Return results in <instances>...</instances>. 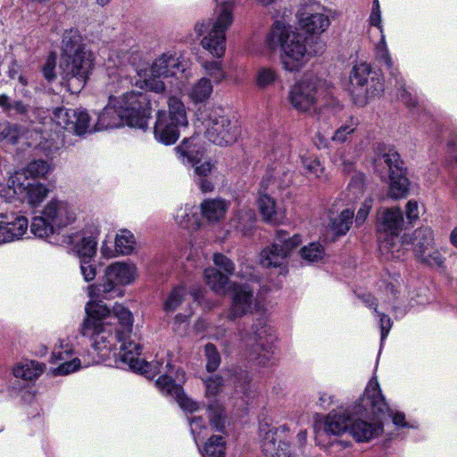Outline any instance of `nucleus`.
I'll list each match as a JSON object with an SVG mask.
<instances>
[{
  "label": "nucleus",
  "instance_id": "f257e3e1",
  "mask_svg": "<svg viewBox=\"0 0 457 457\" xmlns=\"http://www.w3.org/2000/svg\"><path fill=\"white\" fill-rule=\"evenodd\" d=\"M266 44L270 49L280 48V61L285 70L298 71L318 52L308 49L306 37L295 31L291 26L277 21L267 35Z\"/></svg>",
  "mask_w": 457,
  "mask_h": 457
},
{
  "label": "nucleus",
  "instance_id": "f03ea898",
  "mask_svg": "<svg viewBox=\"0 0 457 457\" xmlns=\"http://www.w3.org/2000/svg\"><path fill=\"white\" fill-rule=\"evenodd\" d=\"M113 316L120 326L115 335L110 323H99L90 319H85L80 328L81 335L91 339L94 349L101 357H107L114 349L116 342L125 340L131 333L133 317L127 308L116 303L113 306Z\"/></svg>",
  "mask_w": 457,
  "mask_h": 457
},
{
  "label": "nucleus",
  "instance_id": "7ed1b4c3",
  "mask_svg": "<svg viewBox=\"0 0 457 457\" xmlns=\"http://www.w3.org/2000/svg\"><path fill=\"white\" fill-rule=\"evenodd\" d=\"M189 61L181 55L172 53H164L156 58L150 68L151 77L138 80L136 85L151 92L161 94L165 91V84L161 78L175 77L180 79L189 76Z\"/></svg>",
  "mask_w": 457,
  "mask_h": 457
},
{
  "label": "nucleus",
  "instance_id": "20e7f679",
  "mask_svg": "<svg viewBox=\"0 0 457 457\" xmlns=\"http://www.w3.org/2000/svg\"><path fill=\"white\" fill-rule=\"evenodd\" d=\"M232 12L233 4L224 3L219 7L217 18L214 21L195 25V32L198 35L207 33L201 41L203 48L215 57L220 58L225 54L226 31L233 21Z\"/></svg>",
  "mask_w": 457,
  "mask_h": 457
},
{
  "label": "nucleus",
  "instance_id": "39448f33",
  "mask_svg": "<svg viewBox=\"0 0 457 457\" xmlns=\"http://www.w3.org/2000/svg\"><path fill=\"white\" fill-rule=\"evenodd\" d=\"M375 171L382 180L389 179L388 195L391 198L406 197L409 192V179L406 177L403 162L397 152L388 149L374 160Z\"/></svg>",
  "mask_w": 457,
  "mask_h": 457
},
{
  "label": "nucleus",
  "instance_id": "423d86ee",
  "mask_svg": "<svg viewBox=\"0 0 457 457\" xmlns=\"http://www.w3.org/2000/svg\"><path fill=\"white\" fill-rule=\"evenodd\" d=\"M93 61L89 51L61 55L59 70L62 84L71 94L80 92L86 85L93 69Z\"/></svg>",
  "mask_w": 457,
  "mask_h": 457
},
{
  "label": "nucleus",
  "instance_id": "0eeeda50",
  "mask_svg": "<svg viewBox=\"0 0 457 457\" xmlns=\"http://www.w3.org/2000/svg\"><path fill=\"white\" fill-rule=\"evenodd\" d=\"M117 108L124 117L126 125L139 129L147 127L153 105L157 106V101L153 100L150 94L135 90L126 92L117 97Z\"/></svg>",
  "mask_w": 457,
  "mask_h": 457
},
{
  "label": "nucleus",
  "instance_id": "6e6552de",
  "mask_svg": "<svg viewBox=\"0 0 457 457\" xmlns=\"http://www.w3.org/2000/svg\"><path fill=\"white\" fill-rule=\"evenodd\" d=\"M205 137L217 145H228L236 142L239 129L233 125L224 110H210L203 118Z\"/></svg>",
  "mask_w": 457,
  "mask_h": 457
},
{
  "label": "nucleus",
  "instance_id": "1a4fd4ad",
  "mask_svg": "<svg viewBox=\"0 0 457 457\" xmlns=\"http://www.w3.org/2000/svg\"><path fill=\"white\" fill-rule=\"evenodd\" d=\"M323 85L324 82L317 77L304 78L295 84L288 96L291 105L302 112H311L323 97Z\"/></svg>",
  "mask_w": 457,
  "mask_h": 457
},
{
  "label": "nucleus",
  "instance_id": "9d476101",
  "mask_svg": "<svg viewBox=\"0 0 457 457\" xmlns=\"http://www.w3.org/2000/svg\"><path fill=\"white\" fill-rule=\"evenodd\" d=\"M267 329L262 320H258L249 330L241 334V340L252 360L267 365L272 358V347L266 339Z\"/></svg>",
  "mask_w": 457,
  "mask_h": 457
},
{
  "label": "nucleus",
  "instance_id": "9b49d317",
  "mask_svg": "<svg viewBox=\"0 0 457 457\" xmlns=\"http://www.w3.org/2000/svg\"><path fill=\"white\" fill-rule=\"evenodd\" d=\"M302 240L298 234L288 236L287 230H279L274 243L262 250L260 263L264 268L280 267L291 252L296 248Z\"/></svg>",
  "mask_w": 457,
  "mask_h": 457
},
{
  "label": "nucleus",
  "instance_id": "f8f14e48",
  "mask_svg": "<svg viewBox=\"0 0 457 457\" xmlns=\"http://www.w3.org/2000/svg\"><path fill=\"white\" fill-rule=\"evenodd\" d=\"M75 220L74 212L67 203L52 199L45 206L42 214L35 216L30 228H54V226L65 227Z\"/></svg>",
  "mask_w": 457,
  "mask_h": 457
},
{
  "label": "nucleus",
  "instance_id": "ddd939ff",
  "mask_svg": "<svg viewBox=\"0 0 457 457\" xmlns=\"http://www.w3.org/2000/svg\"><path fill=\"white\" fill-rule=\"evenodd\" d=\"M371 67L366 62H360L353 67L350 74V84L353 94L357 96L373 97L384 91V84L380 78L370 77Z\"/></svg>",
  "mask_w": 457,
  "mask_h": 457
},
{
  "label": "nucleus",
  "instance_id": "4468645a",
  "mask_svg": "<svg viewBox=\"0 0 457 457\" xmlns=\"http://www.w3.org/2000/svg\"><path fill=\"white\" fill-rule=\"evenodd\" d=\"M402 230H378V247L383 254H390L392 258L399 259L408 245L415 242L414 230L400 234Z\"/></svg>",
  "mask_w": 457,
  "mask_h": 457
},
{
  "label": "nucleus",
  "instance_id": "2eb2a0df",
  "mask_svg": "<svg viewBox=\"0 0 457 457\" xmlns=\"http://www.w3.org/2000/svg\"><path fill=\"white\" fill-rule=\"evenodd\" d=\"M257 306L254 291L249 284H234L228 320H236L251 313Z\"/></svg>",
  "mask_w": 457,
  "mask_h": 457
},
{
  "label": "nucleus",
  "instance_id": "dca6fc26",
  "mask_svg": "<svg viewBox=\"0 0 457 457\" xmlns=\"http://www.w3.org/2000/svg\"><path fill=\"white\" fill-rule=\"evenodd\" d=\"M415 242L413 251L415 256L423 263L431 267H440L444 262L438 250L432 245V237L427 230H414Z\"/></svg>",
  "mask_w": 457,
  "mask_h": 457
},
{
  "label": "nucleus",
  "instance_id": "f3484780",
  "mask_svg": "<svg viewBox=\"0 0 457 457\" xmlns=\"http://www.w3.org/2000/svg\"><path fill=\"white\" fill-rule=\"evenodd\" d=\"M415 242L413 251L415 256L423 263L431 267H440L444 262L438 250L432 245V237L427 230H414Z\"/></svg>",
  "mask_w": 457,
  "mask_h": 457
},
{
  "label": "nucleus",
  "instance_id": "a211bd4d",
  "mask_svg": "<svg viewBox=\"0 0 457 457\" xmlns=\"http://www.w3.org/2000/svg\"><path fill=\"white\" fill-rule=\"evenodd\" d=\"M415 242L413 251L415 256L423 263L431 267H440L444 262L438 250L432 245V237L427 230H414Z\"/></svg>",
  "mask_w": 457,
  "mask_h": 457
},
{
  "label": "nucleus",
  "instance_id": "6ab92c4d",
  "mask_svg": "<svg viewBox=\"0 0 457 457\" xmlns=\"http://www.w3.org/2000/svg\"><path fill=\"white\" fill-rule=\"evenodd\" d=\"M96 245L97 242L92 236L81 237V244L75 245V252L80 258L81 273L87 282L93 280L96 276V267L90 264L91 258L96 253Z\"/></svg>",
  "mask_w": 457,
  "mask_h": 457
},
{
  "label": "nucleus",
  "instance_id": "aec40b11",
  "mask_svg": "<svg viewBox=\"0 0 457 457\" xmlns=\"http://www.w3.org/2000/svg\"><path fill=\"white\" fill-rule=\"evenodd\" d=\"M130 334L122 340L120 348V359L124 363L129 364L131 370L141 373H147L152 370L154 363L147 362L139 358L141 347L139 344L133 341H128Z\"/></svg>",
  "mask_w": 457,
  "mask_h": 457
},
{
  "label": "nucleus",
  "instance_id": "412c9836",
  "mask_svg": "<svg viewBox=\"0 0 457 457\" xmlns=\"http://www.w3.org/2000/svg\"><path fill=\"white\" fill-rule=\"evenodd\" d=\"M184 127L175 123L165 116L164 110H159L154 128V137L164 145H172L179 137L180 129Z\"/></svg>",
  "mask_w": 457,
  "mask_h": 457
},
{
  "label": "nucleus",
  "instance_id": "4be33fe9",
  "mask_svg": "<svg viewBox=\"0 0 457 457\" xmlns=\"http://www.w3.org/2000/svg\"><path fill=\"white\" fill-rule=\"evenodd\" d=\"M156 385L163 394L174 397L184 411L194 412L199 409L198 403L186 395L182 387L175 384L170 377L161 376L156 380Z\"/></svg>",
  "mask_w": 457,
  "mask_h": 457
},
{
  "label": "nucleus",
  "instance_id": "5701e85b",
  "mask_svg": "<svg viewBox=\"0 0 457 457\" xmlns=\"http://www.w3.org/2000/svg\"><path fill=\"white\" fill-rule=\"evenodd\" d=\"M264 433L262 439V451L265 457H290L289 445L282 441L278 435V429L261 428Z\"/></svg>",
  "mask_w": 457,
  "mask_h": 457
},
{
  "label": "nucleus",
  "instance_id": "b1692460",
  "mask_svg": "<svg viewBox=\"0 0 457 457\" xmlns=\"http://www.w3.org/2000/svg\"><path fill=\"white\" fill-rule=\"evenodd\" d=\"M361 404L367 412L373 415L384 413L388 410L377 380L370 381L361 400Z\"/></svg>",
  "mask_w": 457,
  "mask_h": 457
},
{
  "label": "nucleus",
  "instance_id": "393cba45",
  "mask_svg": "<svg viewBox=\"0 0 457 457\" xmlns=\"http://www.w3.org/2000/svg\"><path fill=\"white\" fill-rule=\"evenodd\" d=\"M35 237L42 238L55 245H72L81 244V237H88L81 232L70 234L68 230H29Z\"/></svg>",
  "mask_w": 457,
  "mask_h": 457
},
{
  "label": "nucleus",
  "instance_id": "a878e982",
  "mask_svg": "<svg viewBox=\"0 0 457 457\" xmlns=\"http://www.w3.org/2000/svg\"><path fill=\"white\" fill-rule=\"evenodd\" d=\"M117 104H119L117 97L111 96L107 105L98 116L96 124V131L118 128L126 124L124 117L117 108Z\"/></svg>",
  "mask_w": 457,
  "mask_h": 457
},
{
  "label": "nucleus",
  "instance_id": "bb28decb",
  "mask_svg": "<svg viewBox=\"0 0 457 457\" xmlns=\"http://www.w3.org/2000/svg\"><path fill=\"white\" fill-rule=\"evenodd\" d=\"M320 6L311 8L310 12L305 10L300 13V26L309 33L319 34L325 31L329 26L328 17L319 12Z\"/></svg>",
  "mask_w": 457,
  "mask_h": 457
},
{
  "label": "nucleus",
  "instance_id": "cd10ccee",
  "mask_svg": "<svg viewBox=\"0 0 457 457\" xmlns=\"http://www.w3.org/2000/svg\"><path fill=\"white\" fill-rule=\"evenodd\" d=\"M229 202L222 198H208L200 204L202 215L210 225H215L225 218Z\"/></svg>",
  "mask_w": 457,
  "mask_h": 457
},
{
  "label": "nucleus",
  "instance_id": "c85d7f7f",
  "mask_svg": "<svg viewBox=\"0 0 457 457\" xmlns=\"http://www.w3.org/2000/svg\"><path fill=\"white\" fill-rule=\"evenodd\" d=\"M383 433V425L379 421L368 422L363 420H353L350 434L358 442H368Z\"/></svg>",
  "mask_w": 457,
  "mask_h": 457
},
{
  "label": "nucleus",
  "instance_id": "c756f323",
  "mask_svg": "<svg viewBox=\"0 0 457 457\" xmlns=\"http://www.w3.org/2000/svg\"><path fill=\"white\" fill-rule=\"evenodd\" d=\"M175 151L182 162L191 164L200 162L204 154V149L196 137L184 139Z\"/></svg>",
  "mask_w": 457,
  "mask_h": 457
},
{
  "label": "nucleus",
  "instance_id": "7c9ffc66",
  "mask_svg": "<svg viewBox=\"0 0 457 457\" xmlns=\"http://www.w3.org/2000/svg\"><path fill=\"white\" fill-rule=\"evenodd\" d=\"M87 289L89 297L96 300L112 299L122 295L120 287L113 280L108 279L106 273L101 282L89 286Z\"/></svg>",
  "mask_w": 457,
  "mask_h": 457
},
{
  "label": "nucleus",
  "instance_id": "2f4dec72",
  "mask_svg": "<svg viewBox=\"0 0 457 457\" xmlns=\"http://www.w3.org/2000/svg\"><path fill=\"white\" fill-rule=\"evenodd\" d=\"M108 279L113 280L118 287L129 284L136 278V267L123 262H116L105 270Z\"/></svg>",
  "mask_w": 457,
  "mask_h": 457
},
{
  "label": "nucleus",
  "instance_id": "473e14b6",
  "mask_svg": "<svg viewBox=\"0 0 457 457\" xmlns=\"http://www.w3.org/2000/svg\"><path fill=\"white\" fill-rule=\"evenodd\" d=\"M168 112L165 116L175 123L187 128L188 126L187 112L183 101L176 96H170L167 99Z\"/></svg>",
  "mask_w": 457,
  "mask_h": 457
},
{
  "label": "nucleus",
  "instance_id": "72a5a7b5",
  "mask_svg": "<svg viewBox=\"0 0 457 457\" xmlns=\"http://www.w3.org/2000/svg\"><path fill=\"white\" fill-rule=\"evenodd\" d=\"M87 51V50L82 43V37L77 29H66L63 32L61 55H67Z\"/></svg>",
  "mask_w": 457,
  "mask_h": 457
},
{
  "label": "nucleus",
  "instance_id": "f704fd0d",
  "mask_svg": "<svg viewBox=\"0 0 457 457\" xmlns=\"http://www.w3.org/2000/svg\"><path fill=\"white\" fill-rule=\"evenodd\" d=\"M353 419L345 413L328 414L324 425V431L327 434L341 435L345 432L350 433Z\"/></svg>",
  "mask_w": 457,
  "mask_h": 457
},
{
  "label": "nucleus",
  "instance_id": "c9c22d12",
  "mask_svg": "<svg viewBox=\"0 0 457 457\" xmlns=\"http://www.w3.org/2000/svg\"><path fill=\"white\" fill-rule=\"evenodd\" d=\"M213 87L207 78H201L190 87L187 96L192 103L202 104L206 102L212 96Z\"/></svg>",
  "mask_w": 457,
  "mask_h": 457
},
{
  "label": "nucleus",
  "instance_id": "e433bc0d",
  "mask_svg": "<svg viewBox=\"0 0 457 457\" xmlns=\"http://www.w3.org/2000/svg\"><path fill=\"white\" fill-rule=\"evenodd\" d=\"M266 190L267 189L261 187L259 193L260 195L258 198L259 211L263 220L270 222L271 224H276L278 220V212L276 211V203L270 195L265 193Z\"/></svg>",
  "mask_w": 457,
  "mask_h": 457
},
{
  "label": "nucleus",
  "instance_id": "4c0bfd02",
  "mask_svg": "<svg viewBox=\"0 0 457 457\" xmlns=\"http://www.w3.org/2000/svg\"><path fill=\"white\" fill-rule=\"evenodd\" d=\"M301 163L308 177H312L320 181H326L328 179L324 166L315 155H302Z\"/></svg>",
  "mask_w": 457,
  "mask_h": 457
},
{
  "label": "nucleus",
  "instance_id": "58836bf2",
  "mask_svg": "<svg viewBox=\"0 0 457 457\" xmlns=\"http://www.w3.org/2000/svg\"><path fill=\"white\" fill-rule=\"evenodd\" d=\"M47 194L48 189L42 183H30L19 198L27 201L30 206L35 207L44 201Z\"/></svg>",
  "mask_w": 457,
  "mask_h": 457
},
{
  "label": "nucleus",
  "instance_id": "ea45409f",
  "mask_svg": "<svg viewBox=\"0 0 457 457\" xmlns=\"http://www.w3.org/2000/svg\"><path fill=\"white\" fill-rule=\"evenodd\" d=\"M87 318L93 320L99 323H107L105 318H111L113 316V310H111L102 303L101 300H96L89 302L86 306Z\"/></svg>",
  "mask_w": 457,
  "mask_h": 457
},
{
  "label": "nucleus",
  "instance_id": "a19ab883",
  "mask_svg": "<svg viewBox=\"0 0 457 457\" xmlns=\"http://www.w3.org/2000/svg\"><path fill=\"white\" fill-rule=\"evenodd\" d=\"M278 183V187L285 188L290 186L292 183V174L288 170H285L282 167H275L270 173H268L262 181V187L264 189L268 188L270 182Z\"/></svg>",
  "mask_w": 457,
  "mask_h": 457
},
{
  "label": "nucleus",
  "instance_id": "79ce46f5",
  "mask_svg": "<svg viewBox=\"0 0 457 457\" xmlns=\"http://www.w3.org/2000/svg\"><path fill=\"white\" fill-rule=\"evenodd\" d=\"M204 278L207 285L216 293L224 294L226 292L229 279L216 269H205Z\"/></svg>",
  "mask_w": 457,
  "mask_h": 457
},
{
  "label": "nucleus",
  "instance_id": "37998d69",
  "mask_svg": "<svg viewBox=\"0 0 457 457\" xmlns=\"http://www.w3.org/2000/svg\"><path fill=\"white\" fill-rule=\"evenodd\" d=\"M136 245V239L131 230H120L115 236L114 250L118 254H129L132 253Z\"/></svg>",
  "mask_w": 457,
  "mask_h": 457
},
{
  "label": "nucleus",
  "instance_id": "c03bdc74",
  "mask_svg": "<svg viewBox=\"0 0 457 457\" xmlns=\"http://www.w3.org/2000/svg\"><path fill=\"white\" fill-rule=\"evenodd\" d=\"M45 365L37 361H30L13 368V375L24 380H32L43 373Z\"/></svg>",
  "mask_w": 457,
  "mask_h": 457
},
{
  "label": "nucleus",
  "instance_id": "a18cd8bd",
  "mask_svg": "<svg viewBox=\"0 0 457 457\" xmlns=\"http://www.w3.org/2000/svg\"><path fill=\"white\" fill-rule=\"evenodd\" d=\"M76 110V117L72 119L70 130L77 135H84L96 131V125H90V117L88 113L81 109Z\"/></svg>",
  "mask_w": 457,
  "mask_h": 457
},
{
  "label": "nucleus",
  "instance_id": "49530a36",
  "mask_svg": "<svg viewBox=\"0 0 457 457\" xmlns=\"http://www.w3.org/2000/svg\"><path fill=\"white\" fill-rule=\"evenodd\" d=\"M29 178V175L26 169L15 171L8 179V187L12 189L13 194L20 197L30 184Z\"/></svg>",
  "mask_w": 457,
  "mask_h": 457
},
{
  "label": "nucleus",
  "instance_id": "de8ad7c7",
  "mask_svg": "<svg viewBox=\"0 0 457 457\" xmlns=\"http://www.w3.org/2000/svg\"><path fill=\"white\" fill-rule=\"evenodd\" d=\"M225 441L221 436H212L204 444L202 453L204 457H224Z\"/></svg>",
  "mask_w": 457,
  "mask_h": 457
},
{
  "label": "nucleus",
  "instance_id": "09e8293b",
  "mask_svg": "<svg viewBox=\"0 0 457 457\" xmlns=\"http://www.w3.org/2000/svg\"><path fill=\"white\" fill-rule=\"evenodd\" d=\"M9 226L13 228H28L29 220L20 212L0 213V228H6Z\"/></svg>",
  "mask_w": 457,
  "mask_h": 457
},
{
  "label": "nucleus",
  "instance_id": "8fccbe9b",
  "mask_svg": "<svg viewBox=\"0 0 457 457\" xmlns=\"http://www.w3.org/2000/svg\"><path fill=\"white\" fill-rule=\"evenodd\" d=\"M358 120L354 117H350L345 123H343L330 137V140L335 143H345L347 142L352 134L355 131L358 127Z\"/></svg>",
  "mask_w": 457,
  "mask_h": 457
},
{
  "label": "nucleus",
  "instance_id": "3c124183",
  "mask_svg": "<svg viewBox=\"0 0 457 457\" xmlns=\"http://www.w3.org/2000/svg\"><path fill=\"white\" fill-rule=\"evenodd\" d=\"M380 220L386 228H399L403 221V216L399 207L385 209L380 212Z\"/></svg>",
  "mask_w": 457,
  "mask_h": 457
},
{
  "label": "nucleus",
  "instance_id": "603ef678",
  "mask_svg": "<svg viewBox=\"0 0 457 457\" xmlns=\"http://www.w3.org/2000/svg\"><path fill=\"white\" fill-rule=\"evenodd\" d=\"M278 79L276 71L270 67H261L255 76L258 87L265 89L273 85Z\"/></svg>",
  "mask_w": 457,
  "mask_h": 457
},
{
  "label": "nucleus",
  "instance_id": "864d4df0",
  "mask_svg": "<svg viewBox=\"0 0 457 457\" xmlns=\"http://www.w3.org/2000/svg\"><path fill=\"white\" fill-rule=\"evenodd\" d=\"M75 117V109L56 108L53 111L51 119L57 126L65 129H70L71 120Z\"/></svg>",
  "mask_w": 457,
  "mask_h": 457
},
{
  "label": "nucleus",
  "instance_id": "5fc2aeb1",
  "mask_svg": "<svg viewBox=\"0 0 457 457\" xmlns=\"http://www.w3.org/2000/svg\"><path fill=\"white\" fill-rule=\"evenodd\" d=\"M208 414L211 425L217 430L224 428L226 416L223 406L220 403L216 401L210 403L208 405Z\"/></svg>",
  "mask_w": 457,
  "mask_h": 457
},
{
  "label": "nucleus",
  "instance_id": "6e6d98bb",
  "mask_svg": "<svg viewBox=\"0 0 457 457\" xmlns=\"http://www.w3.org/2000/svg\"><path fill=\"white\" fill-rule=\"evenodd\" d=\"M365 177L361 173L354 174L347 187L348 197L350 201L360 198L365 189Z\"/></svg>",
  "mask_w": 457,
  "mask_h": 457
},
{
  "label": "nucleus",
  "instance_id": "4d7b16f0",
  "mask_svg": "<svg viewBox=\"0 0 457 457\" xmlns=\"http://www.w3.org/2000/svg\"><path fill=\"white\" fill-rule=\"evenodd\" d=\"M21 135V129L17 125L5 121L0 122V141L16 144Z\"/></svg>",
  "mask_w": 457,
  "mask_h": 457
},
{
  "label": "nucleus",
  "instance_id": "13d9d810",
  "mask_svg": "<svg viewBox=\"0 0 457 457\" xmlns=\"http://www.w3.org/2000/svg\"><path fill=\"white\" fill-rule=\"evenodd\" d=\"M26 170L32 179L44 178L52 170V167L47 162L37 160L29 163Z\"/></svg>",
  "mask_w": 457,
  "mask_h": 457
},
{
  "label": "nucleus",
  "instance_id": "bf43d9fd",
  "mask_svg": "<svg viewBox=\"0 0 457 457\" xmlns=\"http://www.w3.org/2000/svg\"><path fill=\"white\" fill-rule=\"evenodd\" d=\"M301 255L310 262H318L324 255V248L320 244L311 243L301 249Z\"/></svg>",
  "mask_w": 457,
  "mask_h": 457
},
{
  "label": "nucleus",
  "instance_id": "052dcab7",
  "mask_svg": "<svg viewBox=\"0 0 457 457\" xmlns=\"http://www.w3.org/2000/svg\"><path fill=\"white\" fill-rule=\"evenodd\" d=\"M206 358V370L209 372L215 371L220 364V355L213 344H207L204 346Z\"/></svg>",
  "mask_w": 457,
  "mask_h": 457
},
{
  "label": "nucleus",
  "instance_id": "680f3d73",
  "mask_svg": "<svg viewBox=\"0 0 457 457\" xmlns=\"http://www.w3.org/2000/svg\"><path fill=\"white\" fill-rule=\"evenodd\" d=\"M186 295L184 287H175L168 295L167 300L164 303V309L166 312H174L179 305L183 302Z\"/></svg>",
  "mask_w": 457,
  "mask_h": 457
},
{
  "label": "nucleus",
  "instance_id": "e2e57ef3",
  "mask_svg": "<svg viewBox=\"0 0 457 457\" xmlns=\"http://www.w3.org/2000/svg\"><path fill=\"white\" fill-rule=\"evenodd\" d=\"M203 381L205 386V395L208 397L218 395L224 385L223 378L219 375L210 376Z\"/></svg>",
  "mask_w": 457,
  "mask_h": 457
},
{
  "label": "nucleus",
  "instance_id": "0e129e2a",
  "mask_svg": "<svg viewBox=\"0 0 457 457\" xmlns=\"http://www.w3.org/2000/svg\"><path fill=\"white\" fill-rule=\"evenodd\" d=\"M203 67L206 74L210 76L217 83L222 81L226 77L225 71L222 69L220 62H204Z\"/></svg>",
  "mask_w": 457,
  "mask_h": 457
},
{
  "label": "nucleus",
  "instance_id": "69168bd1",
  "mask_svg": "<svg viewBox=\"0 0 457 457\" xmlns=\"http://www.w3.org/2000/svg\"><path fill=\"white\" fill-rule=\"evenodd\" d=\"M353 225H354L353 212L350 209H345L334 220L332 228H351Z\"/></svg>",
  "mask_w": 457,
  "mask_h": 457
},
{
  "label": "nucleus",
  "instance_id": "338daca9",
  "mask_svg": "<svg viewBox=\"0 0 457 457\" xmlns=\"http://www.w3.org/2000/svg\"><path fill=\"white\" fill-rule=\"evenodd\" d=\"M372 206L373 199L371 197H368L362 202L354 218V227L359 228L364 225Z\"/></svg>",
  "mask_w": 457,
  "mask_h": 457
},
{
  "label": "nucleus",
  "instance_id": "774afa93",
  "mask_svg": "<svg viewBox=\"0 0 457 457\" xmlns=\"http://www.w3.org/2000/svg\"><path fill=\"white\" fill-rule=\"evenodd\" d=\"M377 59L384 63L388 70H393V62L386 46L385 37L382 36L381 41L376 49Z\"/></svg>",
  "mask_w": 457,
  "mask_h": 457
}]
</instances>
